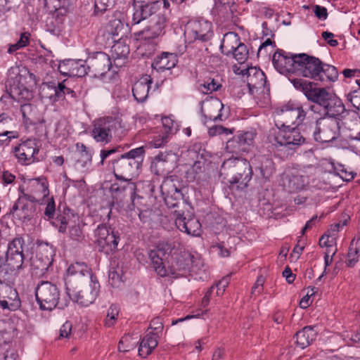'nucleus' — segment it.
<instances>
[{"instance_id":"nucleus-52","label":"nucleus","mask_w":360,"mask_h":360,"mask_svg":"<svg viewBox=\"0 0 360 360\" xmlns=\"http://www.w3.org/2000/svg\"><path fill=\"white\" fill-rule=\"evenodd\" d=\"M167 164L165 160L162 162L159 160V157H155L150 164V170L156 175H162L167 171Z\"/></svg>"},{"instance_id":"nucleus-14","label":"nucleus","mask_w":360,"mask_h":360,"mask_svg":"<svg viewBox=\"0 0 360 360\" xmlns=\"http://www.w3.org/2000/svg\"><path fill=\"white\" fill-rule=\"evenodd\" d=\"M298 54L285 52L278 49L273 56L272 62L274 68L281 74L296 73L297 69Z\"/></svg>"},{"instance_id":"nucleus-32","label":"nucleus","mask_w":360,"mask_h":360,"mask_svg":"<svg viewBox=\"0 0 360 360\" xmlns=\"http://www.w3.org/2000/svg\"><path fill=\"white\" fill-rule=\"evenodd\" d=\"M129 53V47L121 39L117 41L111 48V56L114 65L121 68L126 63Z\"/></svg>"},{"instance_id":"nucleus-54","label":"nucleus","mask_w":360,"mask_h":360,"mask_svg":"<svg viewBox=\"0 0 360 360\" xmlns=\"http://www.w3.org/2000/svg\"><path fill=\"white\" fill-rule=\"evenodd\" d=\"M162 126L164 127L165 134H175L178 131V124L170 117H165L162 119Z\"/></svg>"},{"instance_id":"nucleus-61","label":"nucleus","mask_w":360,"mask_h":360,"mask_svg":"<svg viewBox=\"0 0 360 360\" xmlns=\"http://www.w3.org/2000/svg\"><path fill=\"white\" fill-rule=\"evenodd\" d=\"M0 136L6 137L5 139H0V141H8L18 137V133L15 131H9L6 125L0 124Z\"/></svg>"},{"instance_id":"nucleus-7","label":"nucleus","mask_w":360,"mask_h":360,"mask_svg":"<svg viewBox=\"0 0 360 360\" xmlns=\"http://www.w3.org/2000/svg\"><path fill=\"white\" fill-rule=\"evenodd\" d=\"M36 300L41 310L56 308L60 298V291L56 285L49 281H41L35 288Z\"/></svg>"},{"instance_id":"nucleus-35","label":"nucleus","mask_w":360,"mask_h":360,"mask_svg":"<svg viewBox=\"0 0 360 360\" xmlns=\"http://www.w3.org/2000/svg\"><path fill=\"white\" fill-rule=\"evenodd\" d=\"M179 181L176 175H171L164 179L161 186V193L164 196L175 195L176 198L182 197L179 189Z\"/></svg>"},{"instance_id":"nucleus-10","label":"nucleus","mask_w":360,"mask_h":360,"mask_svg":"<svg viewBox=\"0 0 360 360\" xmlns=\"http://www.w3.org/2000/svg\"><path fill=\"white\" fill-rule=\"evenodd\" d=\"M99 288L98 281L94 279L88 282L87 284L77 285L75 290H66V293L72 301L82 306L87 307L95 301Z\"/></svg>"},{"instance_id":"nucleus-51","label":"nucleus","mask_w":360,"mask_h":360,"mask_svg":"<svg viewBox=\"0 0 360 360\" xmlns=\"http://www.w3.org/2000/svg\"><path fill=\"white\" fill-rule=\"evenodd\" d=\"M119 314V308L115 304H112L107 311L106 318L105 319V326L111 327L115 325Z\"/></svg>"},{"instance_id":"nucleus-50","label":"nucleus","mask_w":360,"mask_h":360,"mask_svg":"<svg viewBox=\"0 0 360 360\" xmlns=\"http://www.w3.org/2000/svg\"><path fill=\"white\" fill-rule=\"evenodd\" d=\"M248 50L245 44H239L238 47L231 53L233 57L240 64L244 63L248 58Z\"/></svg>"},{"instance_id":"nucleus-33","label":"nucleus","mask_w":360,"mask_h":360,"mask_svg":"<svg viewBox=\"0 0 360 360\" xmlns=\"http://www.w3.org/2000/svg\"><path fill=\"white\" fill-rule=\"evenodd\" d=\"M132 179H118L120 181L118 183H114L111 186V191L115 193H126L130 196L131 200V207H129L130 210L134 209V200L136 197V184L131 181Z\"/></svg>"},{"instance_id":"nucleus-1","label":"nucleus","mask_w":360,"mask_h":360,"mask_svg":"<svg viewBox=\"0 0 360 360\" xmlns=\"http://www.w3.org/2000/svg\"><path fill=\"white\" fill-rule=\"evenodd\" d=\"M267 139L274 148L275 155L282 160L288 159L305 143V138L296 127L285 126L271 128Z\"/></svg>"},{"instance_id":"nucleus-11","label":"nucleus","mask_w":360,"mask_h":360,"mask_svg":"<svg viewBox=\"0 0 360 360\" xmlns=\"http://www.w3.org/2000/svg\"><path fill=\"white\" fill-rule=\"evenodd\" d=\"M291 83L294 87L303 92L308 101L323 106L332 94L325 88L317 87L312 82L302 79H293Z\"/></svg>"},{"instance_id":"nucleus-31","label":"nucleus","mask_w":360,"mask_h":360,"mask_svg":"<svg viewBox=\"0 0 360 360\" xmlns=\"http://www.w3.org/2000/svg\"><path fill=\"white\" fill-rule=\"evenodd\" d=\"M322 107L326 111L325 117H327L339 118L338 117L346 111L345 105L341 99L333 93Z\"/></svg>"},{"instance_id":"nucleus-15","label":"nucleus","mask_w":360,"mask_h":360,"mask_svg":"<svg viewBox=\"0 0 360 360\" xmlns=\"http://www.w3.org/2000/svg\"><path fill=\"white\" fill-rule=\"evenodd\" d=\"M112 165L116 179H132L137 174L141 162L138 160L128 159L122 155L120 158L112 162Z\"/></svg>"},{"instance_id":"nucleus-45","label":"nucleus","mask_w":360,"mask_h":360,"mask_svg":"<svg viewBox=\"0 0 360 360\" xmlns=\"http://www.w3.org/2000/svg\"><path fill=\"white\" fill-rule=\"evenodd\" d=\"M236 136L238 141L243 145V148H246V152H248L250 146H252L254 142V139L256 136V132L253 130L243 131L238 134Z\"/></svg>"},{"instance_id":"nucleus-40","label":"nucleus","mask_w":360,"mask_h":360,"mask_svg":"<svg viewBox=\"0 0 360 360\" xmlns=\"http://www.w3.org/2000/svg\"><path fill=\"white\" fill-rule=\"evenodd\" d=\"M28 188L31 193L41 195L44 198L48 197L49 184L46 179L44 177H40L37 179H30L28 181Z\"/></svg>"},{"instance_id":"nucleus-21","label":"nucleus","mask_w":360,"mask_h":360,"mask_svg":"<svg viewBox=\"0 0 360 360\" xmlns=\"http://www.w3.org/2000/svg\"><path fill=\"white\" fill-rule=\"evenodd\" d=\"M166 17L164 14H158L153 16L149 22V25L142 31L139 32L138 36L143 40H150L158 38L165 34L166 25Z\"/></svg>"},{"instance_id":"nucleus-3","label":"nucleus","mask_w":360,"mask_h":360,"mask_svg":"<svg viewBox=\"0 0 360 360\" xmlns=\"http://www.w3.org/2000/svg\"><path fill=\"white\" fill-rule=\"evenodd\" d=\"M221 174L229 177L227 180L231 184H238V187L243 189L247 187L252 179V169L245 159L229 158L223 162Z\"/></svg>"},{"instance_id":"nucleus-64","label":"nucleus","mask_w":360,"mask_h":360,"mask_svg":"<svg viewBox=\"0 0 360 360\" xmlns=\"http://www.w3.org/2000/svg\"><path fill=\"white\" fill-rule=\"evenodd\" d=\"M195 150H200V143H195L191 145L186 151V157L193 162L197 160H201L197 155L195 154Z\"/></svg>"},{"instance_id":"nucleus-18","label":"nucleus","mask_w":360,"mask_h":360,"mask_svg":"<svg viewBox=\"0 0 360 360\" xmlns=\"http://www.w3.org/2000/svg\"><path fill=\"white\" fill-rule=\"evenodd\" d=\"M185 34L192 40L207 41L213 34L212 23L207 20H194L188 23Z\"/></svg>"},{"instance_id":"nucleus-34","label":"nucleus","mask_w":360,"mask_h":360,"mask_svg":"<svg viewBox=\"0 0 360 360\" xmlns=\"http://www.w3.org/2000/svg\"><path fill=\"white\" fill-rule=\"evenodd\" d=\"M177 63L178 59L175 53L164 52L154 59L152 67L158 71H164L174 68Z\"/></svg>"},{"instance_id":"nucleus-36","label":"nucleus","mask_w":360,"mask_h":360,"mask_svg":"<svg viewBox=\"0 0 360 360\" xmlns=\"http://www.w3.org/2000/svg\"><path fill=\"white\" fill-rule=\"evenodd\" d=\"M316 335L317 332L314 327L305 326L295 334L296 345L300 348L304 349L311 344Z\"/></svg>"},{"instance_id":"nucleus-13","label":"nucleus","mask_w":360,"mask_h":360,"mask_svg":"<svg viewBox=\"0 0 360 360\" xmlns=\"http://www.w3.org/2000/svg\"><path fill=\"white\" fill-rule=\"evenodd\" d=\"M93 127L91 135L95 141L108 143L112 139V131L120 127V123L112 118H101L94 122Z\"/></svg>"},{"instance_id":"nucleus-53","label":"nucleus","mask_w":360,"mask_h":360,"mask_svg":"<svg viewBox=\"0 0 360 360\" xmlns=\"http://www.w3.org/2000/svg\"><path fill=\"white\" fill-rule=\"evenodd\" d=\"M221 85L215 81L214 79H212L210 81L204 82L200 85V91L204 94H211L213 91H217L221 88Z\"/></svg>"},{"instance_id":"nucleus-59","label":"nucleus","mask_w":360,"mask_h":360,"mask_svg":"<svg viewBox=\"0 0 360 360\" xmlns=\"http://www.w3.org/2000/svg\"><path fill=\"white\" fill-rule=\"evenodd\" d=\"M173 247L172 244L168 242H160L156 245L153 250L164 257L172 252Z\"/></svg>"},{"instance_id":"nucleus-20","label":"nucleus","mask_w":360,"mask_h":360,"mask_svg":"<svg viewBox=\"0 0 360 360\" xmlns=\"http://www.w3.org/2000/svg\"><path fill=\"white\" fill-rule=\"evenodd\" d=\"M38 153L39 148L33 139H27L14 148L15 156L23 165H30L37 160L36 155Z\"/></svg>"},{"instance_id":"nucleus-41","label":"nucleus","mask_w":360,"mask_h":360,"mask_svg":"<svg viewBox=\"0 0 360 360\" xmlns=\"http://www.w3.org/2000/svg\"><path fill=\"white\" fill-rule=\"evenodd\" d=\"M158 345L157 336L153 333H149L141 340L139 347V354L146 358Z\"/></svg>"},{"instance_id":"nucleus-27","label":"nucleus","mask_w":360,"mask_h":360,"mask_svg":"<svg viewBox=\"0 0 360 360\" xmlns=\"http://www.w3.org/2000/svg\"><path fill=\"white\" fill-rule=\"evenodd\" d=\"M79 217L73 210L68 207H64L62 213H60L52 221L53 226L58 229V232L65 233L70 225L78 223Z\"/></svg>"},{"instance_id":"nucleus-42","label":"nucleus","mask_w":360,"mask_h":360,"mask_svg":"<svg viewBox=\"0 0 360 360\" xmlns=\"http://www.w3.org/2000/svg\"><path fill=\"white\" fill-rule=\"evenodd\" d=\"M20 111L26 124H35L39 121V111L36 105L31 103L22 104Z\"/></svg>"},{"instance_id":"nucleus-17","label":"nucleus","mask_w":360,"mask_h":360,"mask_svg":"<svg viewBox=\"0 0 360 360\" xmlns=\"http://www.w3.org/2000/svg\"><path fill=\"white\" fill-rule=\"evenodd\" d=\"M279 112L285 126H290V124L300 125L307 115L303 105L293 102H288L279 110Z\"/></svg>"},{"instance_id":"nucleus-57","label":"nucleus","mask_w":360,"mask_h":360,"mask_svg":"<svg viewBox=\"0 0 360 360\" xmlns=\"http://www.w3.org/2000/svg\"><path fill=\"white\" fill-rule=\"evenodd\" d=\"M132 338L129 335H126L122 338L118 345V349L120 352H128L134 348L136 342H131Z\"/></svg>"},{"instance_id":"nucleus-43","label":"nucleus","mask_w":360,"mask_h":360,"mask_svg":"<svg viewBox=\"0 0 360 360\" xmlns=\"http://www.w3.org/2000/svg\"><path fill=\"white\" fill-rule=\"evenodd\" d=\"M149 258L156 273L161 277L167 276V268L163 265V257L153 250L149 252Z\"/></svg>"},{"instance_id":"nucleus-48","label":"nucleus","mask_w":360,"mask_h":360,"mask_svg":"<svg viewBox=\"0 0 360 360\" xmlns=\"http://www.w3.org/2000/svg\"><path fill=\"white\" fill-rule=\"evenodd\" d=\"M124 29V26L123 22L121 21V20L115 18L113 20H111L107 27V30L108 33L112 36H122L123 30Z\"/></svg>"},{"instance_id":"nucleus-16","label":"nucleus","mask_w":360,"mask_h":360,"mask_svg":"<svg viewBox=\"0 0 360 360\" xmlns=\"http://www.w3.org/2000/svg\"><path fill=\"white\" fill-rule=\"evenodd\" d=\"M24 244L25 240L22 237L15 238L8 244L6 254V263L11 270H18L22 267Z\"/></svg>"},{"instance_id":"nucleus-4","label":"nucleus","mask_w":360,"mask_h":360,"mask_svg":"<svg viewBox=\"0 0 360 360\" xmlns=\"http://www.w3.org/2000/svg\"><path fill=\"white\" fill-rule=\"evenodd\" d=\"M203 266V262L200 257H195L189 252H183L172 257L167 267V276L178 278L185 276L188 272L194 269H199Z\"/></svg>"},{"instance_id":"nucleus-55","label":"nucleus","mask_w":360,"mask_h":360,"mask_svg":"<svg viewBox=\"0 0 360 360\" xmlns=\"http://www.w3.org/2000/svg\"><path fill=\"white\" fill-rule=\"evenodd\" d=\"M204 160H197L193 163L191 168L188 171V178L191 181H193L197 178V176L202 172L204 168Z\"/></svg>"},{"instance_id":"nucleus-38","label":"nucleus","mask_w":360,"mask_h":360,"mask_svg":"<svg viewBox=\"0 0 360 360\" xmlns=\"http://www.w3.org/2000/svg\"><path fill=\"white\" fill-rule=\"evenodd\" d=\"M307 184V177L297 172L288 174L284 179V186L290 192L303 189Z\"/></svg>"},{"instance_id":"nucleus-56","label":"nucleus","mask_w":360,"mask_h":360,"mask_svg":"<svg viewBox=\"0 0 360 360\" xmlns=\"http://www.w3.org/2000/svg\"><path fill=\"white\" fill-rule=\"evenodd\" d=\"M226 148L232 153H246V148H243V145L238 141L237 136H234L232 139L229 140L226 143Z\"/></svg>"},{"instance_id":"nucleus-5","label":"nucleus","mask_w":360,"mask_h":360,"mask_svg":"<svg viewBox=\"0 0 360 360\" xmlns=\"http://www.w3.org/2000/svg\"><path fill=\"white\" fill-rule=\"evenodd\" d=\"M96 243L99 252L109 255L117 250L120 233L106 224H99L94 231Z\"/></svg>"},{"instance_id":"nucleus-46","label":"nucleus","mask_w":360,"mask_h":360,"mask_svg":"<svg viewBox=\"0 0 360 360\" xmlns=\"http://www.w3.org/2000/svg\"><path fill=\"white\" fill-rule=\"evenodd\" d=\"M117 0H95L94 2V13L96 15H101L104 12L112 9Z\"/></svg>"},{"instance_id":"nucleus-63","label":"nucleus","mask_w":360,"mask_h":360,"mask_svg":"<svg viewBox=\"0 0 360 360\" xmlns=\"http://www.w3.org/2000/svg\"><path fill=\"white\" fill-rule=\"evenodd\" d=\"M164 200L169 208H175L181 204L182 198L181 197L176 198L175 195H166L164 196Z\"/></svg>"},{"instance_id":"nucleus-9","label":"nucleus","mask_w":360,"mask_h":360,"mask_svg":"<svg viewBox=\"0 0 360 360\" xmlns=\"http://www.w3.org/2000/svg\"><path fill=\"white\" fill-rule=\"evenodd\" d=\"M96 279L91 272V269L84 262H75L72 264L67 270L65 278V290H75L76 285L87 284L91 280Z\"/></svg>"},{"instance_id":"nucleus-62","label":"nucleus","mask_w":360,"mask_h":360,"mask_svg":"<svg viewBox=\"0 0 360 360\" xmlns=\"http://www.w3.org/2000/svg\"><path fill=\"white\" fill-rule=\"evenodd\" d=\"M56 212V205L53 197L47 199L44 215L49 219H54Z\"/></svg>"},{"instance_id":"nucleus-24","label":"nucleus","mask_w":360,"mask_h":360,"mask_svg":"<svg viewBox=\"0 0 360 360\" xmlns=\"http://www.w3.org/2000/svg\"><path fill=\"white\" fill-rule=\"evenodd\" d=\"M246 72L249 93L255 95L259 91L264 92L266 82V77L264 72L255 67L247 69Z\"/></svg>"},{"instance_id":"nucleus-37","label":"nucleus","mask_w":360,"mask_h":360,"mask_svg":"<svg viewBox=\"0 0 360 360\" xmlns=\"http://www.w3.org/2000/svg\"><path fill=\"white\" fill-rule=\"evenodd\" d=\"M240 44L242 43L240 41L238 34L233 32H228L222 39L220 50L223 54L229 56Z\"/></svg>"},{"instance_id":"nucleus-8","label":"nucleus","mask_w":360,"mask_h":360,"mask_svg":"<svg viewBox=\"0 0 360 360\" xmlns=\"http://www.w3.org/2000/svg\"><path fill=\"white\" fill-rule=\"evenodd\" d=\"M32 78V74L27 70L20 71L15 77L6 82L7 91L15 101H28L32 98V93L27 87V79Z\"/></svg>"},{"instance_id":"nucleus-23","label":"nucleus","mask_w":360,"mask_h":360,"mask_svg":"<svg viewBox=\"0 0 360 360\" xmlns=\"http://www.w3.org/2000/svg\"><path fill=\"white\" fill-rule=\"evenodd\" d=\"M175 224L181 231L186 233L191 236H198L200 232L201 224L199 221L195 218L184 217V213L180 210H174Z\"/></svg>"},{"instance_id":"nucleus-25","label":"nucleus","mask_w":360,"mask_h":360,"mask_svg":"<svg viewBox=\"0 0 360 360\" xmlns=\"http://www.w3.org/2000/svg\"><path fill=\"white\" fill-rule=\"evenodd\" d=\"M84 61L66 59L60 62L57 66L61 75L69 77H82L87 74ZM56 66V64L54 63Z\"/></svg>"},{"instance_id":"nucleus-39","label":"nucleus","mask_w":360,"mask_h":360,"mask_svg":"<svg viewBox=\"0 0 360 360\" xmlns=\"http://www.w3.org/2000/svg\"><path fill=\"white\" fill-rule=\"evenodd\" d=\"M63 82H59L57 85L55 83L47 85V89L50 91L49 98L52 102H56L63 98L66 94H70L72 97L75 96V92L71 89L67 88Z\"/></svg>"},{"instance_id":"nucleus-28","label":"nucleus","mask_w":360,"mask_h":360,"mask_svg":"<svg viewBox=\"0 0 360 360\" xmlns=\"http://www.w3.org/2000/svg\"><path fill=\"white\" fill-rule=\"evenodd\" d=\"M34 208L33 205L20 197L13 204L11 209L10 214H12L15 217L25 221H29L33 216Z\"/></svg>"},{"instance_id":"nucleus-26","label":"nucleus","mask_w":360,"mask_h":360,"mask_svg":"<svg viewBox=\"0 0 360 360\" xmlns=\"http://www.w3.org/2000/svg\"><path fill=\"white\" fill-rule=\"evenodd\" d=\"M53 262V251L48 246L40 248L34 257L31 258V266L39 273L44 274Z\"/></svg>"},{"instance_id":"nucleus-49","label":"nucleus","mask_w":360,"mask_h":360,"mask_svg":"<svg viewBox=\"0 0 360 360\" xmlns=\"http://www.w3.org/2000/svg\"><path fill=\"white\" fill-rule=\"evenodd\" d=\"M81 223L82 221L79 219L78 223H74L68 227V237L70 240L77 242L83 240L84 235L81 227Z\"/></svg>"},{"instance_id":"nucleus-58","label":"nucleus","mask_w":360,"mask_h":360,"mask_svg":"<svg viewBox=\"0 0 360 360\" xmlns=\"http://www.w3.org/2000/svg\"><path fill=\"white\" fill-rule=\"evenodd\" d=\"M92 155L89 153H84L77 155L76 163L78 167L84 169L91 163Z\"/></svg>"},{"instance_id":"nucleus-44","label":"nucleus","mask_w":360,"mask_h":360,"mask_svg":"<svg viewBox=\"0 0 360 360\" xmlns=\"http://www.w3.org/2000/svg\"><path fill=\"white\" fill-rule=\"evenodd\" d=\"M236 136L238 141L243 145V148H246V152H248L250 146H252L254 142V139L256 136V132L253 130L243 131L238 134Z\"/></svg>"},{"instance_id":"nucleus-60","label":"nucleus","mask_w":360,"mask_h":360,"mask_svg":"<svg viewBox=\"0 0 360 360\" xmlns=\"http://www.w3.org/2000/svg\"><path fill=\"white\" fill-rule=\"evenodd\" d=\"M168 139L169 136L162 132V134L156 136L153 141H150L148 143V146L150 148H161L168 142Z\"/></svg>"},{"instance_id":"nucleus-47","label":"nucleus","mask_w":360,"mask_h":360,"mask_svg":"<svg viewBox=\"0 0 360 360\" xmlns=\"http://www.w3.org/2000/svg\"><path fill=\"white\" fill-rule=\"evenodd\" d=\"M122 270L119 268L111 267L109 270V283L113 288H118L123 283Z\"/></svg>"},{"instance_id":"nucleus-19","label":"nucleus","mask_w":360,"mask_h":360,"mask_svg":"<svg viewBox=\"0 0 360 360\" xmlns=\"http://www.w3.org/2000/svg\"><path fill=\"white\" fill-rule=\"evenodd\" d=\"M86 62L88 63L86 70L95 77L103 76L112 66L110 57L104 52H96L89 57Z\"/></svg>"},{"instance_id":"nucleus-22","label":"nucleus","mask_w":360,"mask_h":360,"mask_svg":"<svg viewBox=\"0 0 360 360\" xmlns=\"http://www.w3.org/2000/svg\"><path fill=\"white\" fill-rule=\"evenodd\" d=\"M20 306L17 290L11 285L0 281V307L2 309L15 310Z\"/></svg>"},{"instance_id":"nucleus-6","label":"nucleus","mask_w":360,"mask_h":360,"mask_svg":"<svg viewBox=\"0 0 360 360\" xmlns=\"http://www.w3.org/2000/svg\"><path fill=\"white\" fill-rule=\"evenodd\" d=\"M340 131V118L323 117L316 120L313 136L315 141L327 143L337 139Z\"/></svg>"},{"instance_id":"nucleus-29","label":"nucleus","mask_w":360,"mask_h":360,"mask_svg":"<svg viewBox=\"0 0 360 360\" xmlns=\"http://www.w3.org/2000/svg\"><path fill=\"white\" fill-rule=\"evenodd\" d=\"M152 82L150 76L146 75L134 83L132 93L137 102L143 103L146 101Z\"/></svg>"},{"instance_id":"nucleus-30","label":"nucleus","mask_w":360,"mask_h":360,"mask_svg":"<svg viewBox=\"0 0 360 360\" xmlns=\"http://www.w3.org/2000/svg\"><path fill=\"white\" fill-rule=\"evenodd\" d=\"M255 168L259 169L261 176L266 180H269L275 172V165L268 155H259L255 157L254 159Z\"/></svg>"},{"instance_id":"nucleus-12","label":"nucleus","mask_w":360,"mask_h":360,"mask_svg":"<svg viewBox=\"0 0 360 360\" xmlns=\"http://www.w3.org/2000/svg\"><path fill=\"white\" fill-rule=\"evenodd\" d=\"M132 1L134 9L131 22L132 25H137L148 18H152L155 15L160 14L161 3L160 1Z\"/></svg>"},{"instance_id":"nucleus-2","label":"nucleus","mask_w":360,"mask_h":360,"mask_svg":"<svg viewBox=\"0 0 360 360\" xmlns=\"http://www.w3.org/2000/svg\"><path fill=\"white\" fill-rule=\"evenodd\" d=\"M298 58L297 75L322 82H333L338 79V72L335 66L323 63L319 58L305 53L298 54Z\"/></svg>"}]
</instances>
